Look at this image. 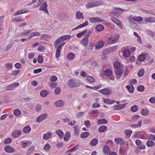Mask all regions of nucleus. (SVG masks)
<instances>
[{"mask_svg": "<svg viewBox=\"0 0 155 155\" xmlns=\"http://www.w3.org/2000/svg\"><path fill=\"white\" fill-rule=\"evenodd\" d=\"M50 145L49 144L47 143L45 145L43 149L46 151H48L50 149Z\"/></svg>", "mask_w": 155, "mask_h": 155, "instance_id": "52", "label": "nucleus"}, {"mask_svg": "<svg viewBox=\"0 0 155 155\" xmlns=\"http://www.w3.org/2000/svg\"><path fill=\"white\" fill-rule=\"evenodd\" d=\"M70 137V134L68 131L65 133L64 135V141H68Z\"/></svg>", "mask_w": 155, "mask_h": 155, "instance_id": "31", "label": "nucleus"}, {"mask_svg": "<svg viewBox=\"0 0 155 155\" xmlns=\"http://www.w3.org/2000/svg\"><path fill=\"white\" fill-rule=\"evenodd\" d=\"M89 21L90 22L94 23L98 22H102L104 21V20L99 17L91 18L89 19Z\"/></svg>", "mask_w": 155, "mask_h": 155, "instance_id": "4", "label": "nucleus"}, {"mask_svg": "<svg viewBox=\"0 0 155 155\" xmlns=\"http://www.w3.org/2000/svg\"><path fill=\"white\" fill-rule=\"evenodd\" d=\"M114 70H118L120 68H124L123 65H121L118 61L115 62L114 63Z\"/></svg>", "mask_w": 155, "mask_h": 155, "instance_id": "13", "label": "nucleus"}, {"mask_svg": "<svg viewBox=\"0 0 155 155\" xmlns=\"http://www.w3.org/2000/svg\"><path fill=\"white\" fill-rule=\"evenodd\" d=\"M149 110L146 109H142L141 111V114L144 116L148 115L149 114Z\"/></svg>", "mask_w": 155, "mask_h": 155, "instance_id": "26", "label": "nucleus"}, {"mask_svg": "<svg viewBox=\"0 0 155 155\" xmlns=\"http://www.w3.org/2000/svg\"><path fill=\"white\" fill-rule=\"evenodd\" d=\"M74 131L75 134L78 135L79 134L78 126H75L74 127Z\"/></svg>", "mask_w": 155, "mask_h": 155, "instance_id": "62", "label": "nucleus"}, {"mask_svg": "<svg viewBox=\"0 0 155 155\" xmlns=\"http://www.w3.org/2000/svg\"><path fill=\"white\" fill-rule=\"evenodd\" d=\"M94 6H97L102 4L103 1L102 0H93Z\"/></svg>", "mask_w": 155, "mask_h": 155, "instance_id": "25", "label": "nucleus"}, {"mask_svg": "<svg viewBox=\"0 0 155 155\" xmlns=\"http://www.w3.org/2000/svg\"><path fill=\"white\" fill-rule=\"evenodd\" d=\"M48 114L46 113L42 114L37 118L36 121L37 122H40L46 118Z\"/></svg>", "mask_w": 155, "mask_h": 155, "instance_id": "6", "label": "nucleus"}, {"mask_svg": "<svg viewBox=\"0 0 155 155\" xmlns=\"http://www.w3.org/2000/svg\"><path fill=\"white\" fill-rule=\"evenodd\" d=\"M144 21L146 22H155V18L153 17L145 18H144Z\"/></svg>", "mask_w": 155, "mask_h": 155, "instance_id": "20", "label": "nucleus"}, {"mask_svg": "<svg viewBox=\"0 0 155 155\" xmlns=\"http://www.w3.org/2000/svg\"><path fill=\"white\" fill-rule=\"evenodd\" d=\"M111 20L117 25H118L120 28H122V25L121 22L117 18H111Z\"/></svg>", "mask_w": 155, "mask_h": 155, "instance_id": "12", "label": "nucleus"}, {"mask_svg": "<svg viewBox=\"0 0 155 155\" xmlns=\"http://www.w3.org/2000/svg\"><path fill=\"white\" fill-rule=\"evenodd\" d=\"M117 48V46L115 45L106 48L105 49V51L107 53L110 52L115 51Z\"/></svg>", "mask_w": 155, "mask_h": 155, "instance_id": "23", "label": "nucleus"}, {"mask_svg": "<svg viewBox=\"0 0 155 155\" xmlns=\"http://www.w3.org/2000/svg\"><path fill=\"white\" fill-rule=\"evenodd\" d=\"M52 133L50 131H49L43 134V139L45 140H48L52 137Z\"/></svg>", "mask_w": 155, "mask_h": 155, "instance_id": "10", "label": "nucleus"}, {"mask_svg": "<svg viewBox=\"0 0 155 155\" xmlns=\"http://www.w3.org/2000/svg\"><path fill=\"white\" fill-rule=\"evenodd\" d=\"M98 142V140L97 138H94L91 141L90 145L91 146H94Z\"/></svg>", "mask_w": 155, "mask_h": 155, "instance_id": "29", "label": "nucleus"}, {"mask_svg": "<svg viewBox=\"0 0 155 155\" xmlns=\"http://www.w3.org/2000/svg\"><path fill=\"white\" fill-rule=\"evenodd\" d=\"M41 35V33L37 31L33 32L31 33V35L28 36L27 39L29 40L33 37L40 36Z\"/></svg>", "mask_w": 155, "mask_h": 155, "instance_id": "15", "label": "nucleus"}, {"mask_svg": "<svg viewBox=\"0 0 155 155\" xmlns=\"http://www.w3.org/2000/svg\"><path fill=\"white\" fill-rule=\"evenodd\" d=\"M30 30H26L25 32L21 33V37L24 38L25 37V36L28 33L30 32Z\"/></svg>", "mask_w": 155, "mask_h": 155, "instance_id": "51", "label": "nucleus"}, {"mask_svg": "<svg viewBox=\"0 0 155 155\" xmlns=\"http://www.w3.org/2000/svg\"><path fill=\"white\" fill-rule=\"evenodd\" d=\"M89 135V133L84 132L82 133L80 135V137L81 138H85L87 137Z\"/></svg>", "mask_w": 155, "mask_h": 155, "instance_id": "45", "label": "nucleus"}, {"mask_svg": "<svg viewBox=\"0 0 155 155\" xmlns=\"http://www.w3.org/2000/svg\"><path fill=\"white\" fill-rule=\"evenodd\" d=\"M131 110L133 112H135L137 110V106L136 105L132 106L131 108Z\"/></svg>", "mask_w": 155, "mask_h": 155, "instance_id": "53", "label": "nucleus"}, {"mask_svg": "<svg viewBox=\"0 0 155 155\" xmlns=\"http://www.w3.org/2000/svg\"><path fill=\"white\" fill-rule=\"evenodd\" d=\"M61 92V89L59 87H56L54 89V92L56 95L59 94Z\"/></svg>", "mask_w": 155, "mask_h": 155, "instance_id": "46", "label": "nucleus"}, {"mask_svg": "<svg viewBox=\"0 0 155 155\" xmlns=\"http://www.w3.org/2000/svg\"><path fill=\"white\" fill-rule=\"evenodd\" d=\"M99 91L104 95H109L111 94V90L108 88H106L100 90Z\"/></svg>", "mask_w": 155, "mask_h": 155, "instance_id": "5", "label": "nucleus"}, {"mask_svg": "<svg viewBox=\"0 0 155 155\" xmlns=\"http://www.w3.org/2000/svg\"><path fill=\"white\" fill-rule=\"evenodd\" d=\"M41 40H44L46 41L48 39V35L45 34L41 36Z\"/></svg>", "mask_w": 155, "mask_h": 155, "instance_id": "55", "label": "nucleus"}, {"mask_svg": "<svg viewBox=\"0 0 155 155\" xmlns=\"http://www.w3.org/2000/svg\"><path fill=\"white\" fill-rule=\"evenodd\" d=\"M124 69V68L121 69L120 68V69L114 70L115 76L117 79L120 78L122 76Z\"/></svg>", "mask_w": 155, "mask_h": 155, "instance_id": "1", "label": "nucleus"}, {"mask_svg": "<svg viewBox=\"0 0 155 155\" xmlns=\"http://www.w3.org/2000/svg\"><path fill=\"white\" fill-rule=\"evenodd\" d=\"M88 25V22L87 21H86L84 23L81 24L77 27H76L75 28H73L72 31L78 29L79 28H83L87 26Z\"/></svg>", "mask_w": 155, "mask_h": 155, "instance_id": "19", "label": "nucleus"}, {"mask_svg": "<svg viewBox=\"0 0 155 155\" xmlns=\"http://www.w3.org/2000/svg\"><path fill=\"white\" fill-rule=\"evenodd\" d=\"M123 56L126 58L129 57L130 54V51L128 49H125L123 51Z\"/></svg>", "mask_w": 155, "mask_h": 155, "instance_id": "14", "label": "nucleus"}, {"mask_svg": "<svg viewBox=\"0 0 155 155\" xmlns=\"http://www.w3.org/2000/svg\"><path fill=\"white\" fill-rule=\"evenodd\" d=\"M28 12V11L25 12V11H23V10H19L16 13H15L14 15H18L20 14H21L22 13H25L26 12Z\"/></svg>", "mask_w": 155, "mask_h": 155, "instance_id": "57", "label": "nucleus"}, {"mask_svg": "<svg viewBox=\"0 0 155 155\" xmlns=\"http://www.w3.org/2000/svg\"><path fill=\"white\" fill-rule=\"evenodd\" d=\"M112 74L111 71L110 69H106L104 71V74L108 77L110 76Z\"/></svg>", "mask_w": 155, "mask_h": 155, "instance_id": "39", "label": "nucleus"}, {"mask_svg": "<svg viewBox=\"0 0 155 155\" xmlns=\"http://www.w3.org/2000/svg\"><path fill=\"white\" fill-rule=\"evenodd\" d=\"M137 89L139 91L142 92L144 90V87L142 85H139L137 87Z\"/></svg>", "mask_w": 155, "mask_h": 155, "instance_id": "47", "label": "nucleus"}, {"mask_svg": "<svg viewBox=\"0 0 155 155\" xmlns=\"http://www.w3.org/2000/svg\"><path fill=\"white\" fill-rule=\"evenodd\" d=\"M22 133V131L21 130H16L13 131L12 136L14 138H17Z\"/></svg>", "mask_w": 155, "mask_h": 155, "instance_id": "2", "label": "nucleus"}, {"mask_svg": "<svg viewBox=\"0 0 155 155\" xmlns=\"http://www.w3.org/2000/svg\"><path fill=\"white\" fill-rule=\"evenodd\" d=\"M115 102V101L114 100H110L108 99H105L104 100V102L107 104H111Z\"/></svg>", "mask_w": 155, "mask_h": 155, "instance_id": "33", "label": "nucleus"}, {"mask_svg": "<svg viewBox=\"0 0 155 155\" xmlns=\"http://www.w3.org/2000/svg\"><path fill=\"white\" fill-rule=\"evenodd\" d=\"M99 125L101 124H105L107 123V120L105 119H101L98 120L97 122Z\"/></svg>", "mask_w": 155, "mask_h": 155, "instance_id": "34", "label": "nucleus"}, {"mask_svg": "<svg viewBox=\"0 0 155 155\" xmlns=\"http://www.w3.org/2000/svg\"><path fill=\"white\" fill-rule=\"evenodd\" d=\"M38 62L39 63H41L43 62V59L42 55H39L38 56Z\"/></svg>", "mask_w": 155, "mask_h": 155, "instance_id": "60", "label": "nucleus"}, {"mask_svg": "<svg viewBox=\"0 0 155 155\" xmlns=\"http://www.w3.org/2000/svg\"><path fill=\"white\" fill-rule=\"evenodd\" d=\"M144 71L143 69L140 70L138 72V74L139 76L142 77L144 74Z\"/></svg>", "mask_w": 155, "mask_h": 155, "instance_id": "56", "label": "nucleus"}, {"mask_svg": "<svg viewBox=\"0 0 155 155\" xmlns=\"http://www.w3.org/2000/svg\"><path fill=\"white\" fill-rule=\"evenodd\" d=\"M31 129L30 127L28 126L25 127L23 129V132L26 134H28L31 131Z\"/></svg>", "mask_w": 155, "mask_h": 155, "instance_id": "24", "label": "nucleus"}, {"mask_svg": "<svg viewBox=\"0 0 155 155\" xmlns=\"http://www.w3.org/2000/svg\"><path fill=\"white\" fill-rule=\"evenodd\" d=\"M155 143L151 140H148L146 143L147 146L149 147H152L154 146Z\"/></svg>", "mask_w": 155, "mask_h": 155, "instance_id": "28", "label": "nucleus"}, {"mask_svg": "<svg viewBox=\"0 0 155 155\" xmlns=\"http://www.w3.org/2000/svg\"><path fill=\"white\" fill-rule=\"evenodd\" d=\"M14 114L15 116H18L21 114V112L19 109H15L14 111Z\"/></svg>", "mask_w": 155, "mask_h": 155, "instance_id": "44", "label": "nucleus"}, {"mask_svg": "<svg viewBox=\"0 0 155 155\" xmlns=\"http://www.w3.org/2000/svg\"><path fill=\"white\" fill-rule=\"evenodd\" d=\"M48 92L46 90H43L41 91L40 92V95L43 97H46L48 94Z\"/></svg>", "mask_w": 155, "mask_h": 155, "instance_id": "37", "label": "nucleus"}, {"mask_svg": "<svg viewBox=\"0 0 155 155\" xmlns=\"http://www.w3.org/2000/svg\"><path fill=\"white\" fill-rule=\"evenodd\" d=\"M82 41L83 45L85 46H87L88 42V39L87 38H84Z\"/></svg>", "mask_w": 155, "mask_h": 155, "instance_id": "48", "label": "nucleus"}, {"mask_svg": "<svg viewBox=\"0 0 155 155\" xmlns=\"http://www.w3.org/2000/svg\"><path fill=\"white\" fill-rule=\"evenodd\" d=\"M48 5L46 2H44L42 5V6L39 8V9L41 10H43L47 13L48 15H49L47 9Z\"/></svg>", "mask_w": 155, "mask_h": 155, "instance_id": "7", "label": "nucleus"}, {"mask_svg": "<svg viewBox=\"0 0 155 155\" xmlns=\"http://www.w3.org/2000/svg\"><path fill=\"white\" fill-rule=\"evenodd\" d=\"M35 109L38 112L42 110L41 105L39 104H37L35 107Z\"/></svg>", "mask_w": 155, "mask_h": 155, "instance_id": "49", "label": "nucleus"}, {"mask_svg": "<svg viewBox=\"0 0 155 155\" xmlns=\"http://www.w3.org/2000/svg\"><path fill=\"white\" fill-rule=\"evenodd\" d=\"M64 101L61 100H59L58 101H56L54 103V105L58 107H62L64 104Z\"/></svg>", "mask_w": 155, "mask_h": 155, "instance_id": "17", "label": "nucleus"}, {"mask_svg": "<svg viewBox=\"0 0 155 155\" xmlns=\"http://www.w3.org/2000/svg\"><path fill=\"white\" fill-rule=\"evenodd\" d=\"M95 28L96 30L99 31H101L104 29V27L101 25H97Z\"/></svg>", "mask_w": 155, "mask_h": 155, "instance_id": "42", "label": "nucleus"}, {"mask_svg": "<svg viewBox=\"0 0 155 155\" xmlns=\"http://www.w3.org/2000/svg\"><path fill=\"white\" fill-rule=\"evenodd\" d=\"M68 85L70 88H73L76 87V84L73 79H71L68 81Z\"/></svg>", "mask_w": 155, "mask_h": 155, "instance_id": "18", "label": "nucleus"}, {"mask_svg": "<svg viewBox=\"0 0 155 155\" xmlns=\"http://www.w3.org/2000/svg\"><path fill=\"white\" fill-rule=\"evenodd\" d=\"M103 151L105 154H108L110 151L109 147L107 146H104L103 147Z\"/></svg>", "mask_w": 155, "mask_h": 155, "instance_id": "27", "label": "nucleus"}, {"mask_svg": "<svg viewBox=\"0 0 155 155\" xmlns=\"http://www.w3.org/2000/svg\"><path fill=\"white\" fill-rule=\"evenodd\" d=\"M132 20H133L134 21H136L137 22H139L142 21L143 20V18L141 17L138 16V17H132L130 18V21H132Z\"/></svg>", "mask_w": 155, "mask_h": 155, "instance_id": "22", "label": "nucleus"}, {"mask_svg": "<svg viewBox=\"0 0 155 155\" xmlns=\"http://www.w3.org/2000/svg\"><path fill=\"white\" fill-rule=\"evenodd\" d=\"M19 85V83H15L7 86L6 87V89L8 91L12 90L18 87Z\"/></svg>", "mask_w": 155, "mask_h": 155, "instance_id": "3", "label": "nucleus"}, {"mask_svg": "<svg viewBox=\"0 0 155 155\" xmlns=\"http://www.w3.org/2000/svg\"><path fill=\"white\" fill-rule=\"evenodd\" d=\"M79 145H77L69 150V152H71L77 150L79 148Z\"/></svg>", "mask_w": 155, "mask_h": 155, "instance_id": "59", "label": "nucleus"}, {"mask_svg": "<svg viewBox=\"0 0 155 155\" xmlns=\"http://www.w3.org/2000/svg\"><path fill=\"white\" fill-rule=\"evenodd\" d=\"M147 34L151 37L154 36L155 35L154 32L150 30H147Z\"/></svg>", "mask_w": 155, "mask_h": 155, "instance_id": "61", "label": "nucleus"}, {"mask_svg": "<svg viewBox=\"0 0 155 155\" xmlns=\"http://www.w3.org/2000/svg\"><path fill=\"white\" fill-rule=\"evenodd\" d=\"M104 43L102 40H100L98 41L97 44L95 46L96 48L97 49L101 48L104 45Z\"/></svg>", "mask_w": 155, "mask_h": 155, "instance_id": "11", "label": "nucleus"}, {"mask_svg": "<svg viewBox=\"0 0 155 155\" xmlns=\"http://www.w3.org/2000/svg\"><path fill=\"white\" fill-rule=\"evenodd\" d=\"M149 138L150 140L155 141V135L153 134H150L149 135Z\"/></svg>", "mask_w": 155, "mask_h": 155, "instance_id": "64", "label": "nucleus"}, {"mask_svg": "<svg viewBox=\"0 0 155 155\" xmlns=\"http://www.w3.org/2000/svg\"><path fill=\"white\" fill-rule=\"evenodd\" d=\"M5 151L8 153H11L15 151V149L9 145H7L4 147Z\"/></svg>", "mask_w": 155, "mask_h": 155, "instance_id": "8", "label": "nucleus"}, {"mask_svg": "<svg viewBox=\"0 0 155 155\" xmlns=\"http://www.w3.org/2000/svg\"><path fill=\"white\" fill-rule=\"evenodd\" d=\"M132 131L130 130H126L124 131L125 133L127 136L130 137L132 133Z\"/></svg>", "mask_w": 155, "mask_h": 155, "instance_id": "58", "label": "nucleus"}, {"mask_svg": "<svg viewBox=\"0 0 155 155\" xmlns=\"http://www.w3.org/2000/svg\"><path fill=\"white\" fill-rule=\"evenodd\" d=\"M107 129V127L104 125L100 126L98 129V131L100 133H102L105 131Z\"/></svg>", "mask_w": 155, "mask_h": 155, "instance_id": "30", "label": "nucleus"}, {"mask_svg": "<svg viewBox=\"0 0 155 155\" xmlns=\"http://www.w3.org/2000/svg\"><path fill=\"white\" fill-rule=\"evenodd\" d=\"M138 58L140 61H144L146 59V56L144 54H141L140 55Z\"/></svg>", "mask_w": 155, "mask_h": 155, "instance_id": "41", "label": "nucleus"}, {"mask_svg": "<svg viewBox=\"0 0 155 155\" xmlns=\"http://www.w3.org/2000/svg\"><path fill=\"white\" fill-rule=\"evenodd\" d=\"M55 133L59 136L60 138L61 139L63 138L64 133L61 130H58L56 131Z\"/></svg>", "mask_w": 155, "mask_h": 155, "instance_id": "32", "label": "nucleus"}, {"mask_svg": "<svg viewBox=\"0 0 155 155\" xmlns=\"http://www.w3.org/2000/svg\"><path fill=\"white\" fill-rule=\"evenodd\" d=\"M126 87L130 93H132L134 92V86L132 85H131L130 86L127 85Z\"/></svg>", "mask_w": 155, "mask_h": 155, "instance_id": "38", "label": "nucleus"}, {"mask_svg": "<svg viewBox=\"0 0 155 155\" xmlns=\"http://www.w3.org/2000/svg\"><path fill=\"white\" fill-rule=\"evenodd\" d=\"M63 41L69 39L71 37V36L69 35H66L61 37Z\"/></svg>", "mask_w": 155, "mask_h": 155, "instance_id": "50", "label": "nucleus"}, {"mask_svg": "<svg viewBox=\"0 0 155 155\" xmlns=\"http://www.w3.org/2000/svg\"><path fill=\"white\" fill-rule=\"evenodd\" d=\"M74 54L72 53H70L67 55V58L69 60H72L74 58Z\"/></svg>", "mask_w": 155, "mask_h": 155, "instance_id": "35", "label": "nucleus"}, {"mask_svg": "<svg viewBox=\"0 0 155 155\" xmlns=\"http://www.w3.org/2000/svg\"><path fill=\"white\" fill-rule=\"evenodd\" d=\"M95 7L93 0H91L88 2L86 5V7L88 8Z\"/></svg>", "mask_w": 155, "mask_h": 155, "instance_id": "36", "label": "nucleus"}, {"mask_svg": "<svg viewBox=\"0 0 155 155\" xmlns=\"http://www.w3.org/2000/svg\"><path fill=\"white\" fill-rule=\"evenodd\" d=\"M45 47L43 45H40L38 47V50L40 51H42L45 49Z\"/></svg>", "mask_w": 155, "mask_h": 155, "instance_id": "54", "label": "nucleus"}, {"mask_svg": "<svg viewBox=\"0 0 155 155\" xmlns=\"http://www.w3.org/2000/svg\"><path fill=\"white\" fill-rule=\"evenodd\" d=\"M12 142V139L10 138H8L4 141V143L5 144H8Z\"/></svg>", "mask_w": 155, "mask_h": 155, "instance_id": "63", "label": "nucleus"}, {"mask_svg": "<svg viewBox=\"0 0 155 155\" xmlns=\"http://www.w3.org/2000/svg\"><path fill=\"white\" fill-rule=\"evenodd\" d=\"M114 140L116 143L120 145L123 144L124 142V140L121 137L115 138Z\"/></svg>", "mask_w": 155, "mask_h": 155, "instance_id": "21", "label": "nucleus"}, {"mask_svg": "<svg viewBox=\"0 0 155 155\" xmlns=\"http://www.w3.org/2000/svg\"><path fill=\"white\" fill-rule=\"evenodd\" d=\"M118 39L116 36H113L110 37L108 40V42L109 43L113 44L116 42Z\"/></svg>", "mask_w": 155, "mask_h": 155, "instance_id": "16", "label": "nucleus"}, {"mask_svg": "<svg viewBox=\"0 0 155 155\" xmlns=\"http://www.w3.org/2000/svg\"><path fill=\"white\" fill-rule=\"evenodd\" d=\"M87 80L89 82L93 83L95 81L94 78L92 76H88L86 78Z\"/></svg>", "mask_w": 155, "mask_h": 155, "instance_id": "40", "label": "nucleus"}, {"mask_svg": "<svg viewBox=\"0 0 155 155\" xmlns=\"http://www.w3.org/2000/svg\"><path fill=\"white\" fill-rule=\"evenodd\" d=\"M127 104H122L115 105L114 106V109L115 110H119L124 109L126 106Z\"/></svg>", "mask_w": 155, "mask_h": 155, "instance_id": "9", "label": "nucleus"}, {"mask_svg": "<svg viewBox=\"0 0 155 155\" xmlns=\"http://www.w3.org/2000/svg\"><path fill=\"white\" fill-rule=\"evenodd\" d=\"M76 17L77 18L79 19H80L81 18L82 19L84 18V17L83 16V13H82L80 12L79 11H78L76 12Z\"/></svg>", "mask_w": 155, "mask_h": 155, "instance_id": "43", "label": "nucleus"}]
</instances>
